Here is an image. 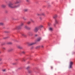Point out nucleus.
<instances>
[{
  "label": "nucleus",
  "mask_w": 75,
  "mask_h": 75,
  "mask_svg": "<svg viewBox=\"0 0 75 75\" xmlns=\"http://www.w3.org/2000/svg\"><path fill=\"white\" fill-rule=\"evenodd\" d=\"M20 2L18 1H17L16 2H15L14 3H9L8 6L10 8H17V7H20V4H18L17 5H15V4H18V3H19Z\"/></svg>",
  "instance_id": "1"
},
{
  "label": "nucleus",
  "mask_w": 75,
  "mask_h": 75,
  "mask_svg": "<svg viewBox=\"0 0 75 75\" xmlns=\"http://www.w3.org/2000/svg\"><path fill=\"white\" fill-rule=\"evenodd\" d=\"M24 25V23H21L20 25H19L17 26L13 30H20L22 28V27Z\"/></svg>",
  "instance_id": "2"
},
{
  "label": "nucleus",
  "mask_w": 75,
  "mask_h": 75,
  "mask_svg": "<svg viewBox=\"0 0 75 75\" xmlns=\"http://www.w3.org/2000/svg\"><path fill=\"white\" fill-rule=\"evenodd\" d=\"M42 25H41L39 26H37L35 28L33 31L35 33H37L38 31L39 30H40V29L42 27Z\"/></svg>",
  "instance_id": "3"
},
{
  "label": "nucleus",
  "mask_w": 75,
  "mask_h": 75,
  "mask_svg": "<svg viewBox=\"0 0 75 75\" xmlns=\"http://www.w3.org/2000/svg\"><path fill=\"white\" fill-rule=\"evenodd\" d=\"M73 65V62H70V64L69 65V68L71 69V68H72V65Z\"/></svg>",
  "instance_id": "4"
},
{
  "label": "nucleus",
  "mask_w": 75,
  "mask_h": 75,
  "mask_svg": "<svg viewBox=\"0 0 75 75\" xmlns=\"http://www.w3.org/2000/svg\"><path fill=\"white\" fill-rule=\"evenodd\" d=\"M26 29H27V30H30L31 29V28H30L28 27L27 26L25 25L24 27Z\"/></svg>",
  "instance_id": "5"
},
{
  "label": "nucleus",
  "mask_w": 75,
  "mask_h": 75,
  "mask_svg": "<svg viewBox=\"0 0 75 75\" xmlns=\"http://www.w3.org/2000/svg\"><path fill=\"white\" fill-rule=\"evenodd\" d=\"M1 7L2 8H4L6 7V6L5 5L2 4L1 5Z\"/></svg>",
  "instance_id": "6"
},
{
  "label": "nucleus",
  "mask_w": 75,
  "mask_h": 75,
  "mask_svg": "<svg viewBox=\"0 0 75 75\" xmlns=\"http://www.w3.org/2000/svg\"><path fill=\"white\" fill-rule=\"evenodd\" d=\"M21 35L23 37H26V35L24 33H21Z\"/></svg>",
  "instance_id": "7"
},
{
  "label": "nucleus",
  "mask_w": 75,
  "mask_h": 75,
  "mask_svg": "<svg viewBox=\"0 0 75 75\" xmlns=\"http://www.w3.org/2000/svg\"><path fill=\"white\" fill-rule=\"evenodd\" d=\"M41 40V38H39L37 39V41H40Z\"/></svg>",
  "instance_id": "8"
},
{
  "label": "nucleus",
  "mask_w": 75,
  "mask_h": 75,
  "mask_svg": "<svg viewBox=\"0 0 75 75\" xmlns=\"http://www.w3.org/2000/svg\"><path fill=\"white\" fill-rule=\"evenodd\" d=\"M55 24H58V20L56 19L55 20Z\"/></svg>",
  "instance_id": "9"
},
{
  "label": "nucleus",
  "mask_w": 75,
  "mask_h": 75,
  "mask_svg": "<svg viewBox=\"0 0 75 75\" xmlns=\"http://www.w3.org/2000/svg\"><path fill=\"white\" fill-rule=\"evenodd\" d=\"M35 44V43H31L29 44V45H34Z\"/></svg>",
  "instance_id": "10"
},
{
  "label": "nucleus",
  "mask_w": 75,
  "mask_h": 75,
  "mask_svg": "<svg viewBox=\"0 0 75 75\" xmlns=\"http://www.w3.org/2000/svg\"><path fill=\"white\" fill-rule=\"evenodd\" d=\"M17 47V48H19V49H22V48H23V47L20 46H18Z\"/></svg>",
  "instance_id": "11"
},
{
  "label": "nucleus",
  "mask_w": 75,
  "mask_h": 75,
  "mask_svg": "<svg viewBox=\"0 0 75 75\" xmlns=\"http://www.w3.org/2000/svg\"><path fill=\"white\" fill-rule=\"evenodd\" d=\"M57 15H54L53 16V18H57Z\"/></svg>",
  "instance_id": "12"
},
{
  "label": "nucleus",
  "mask_w": 75,
  "mask_h": 75,
  "mask_svg": "<svg viewBox=\"0 0 75 75\" xmlns=\"http://www.w3.org/2000/svg\"><path fill=\"white\" fill-rule=\"evenodd\" d=\"M28 34L29 35H33V34L31 32H29Z\"/></svg>",
  "instance_id": "13"
},
{
  "label": "nucleus",
  "mask_w": 75,
  "mask_h": 75,
  "mask_svg": "<svg viewBox=\"0 0 75 75\" xmlns=\"http://www.w3.org/2000/svg\"><path fill=\"white\" fill-rule=\"evenodd\" d=\"M41 47V46H38L36 47V49H37V48H40Z\"/></svg>",
  "instance_id": "14"
},
{
  "label": "nucleus",
  "mask_w": 75,
  "mask_h": 75,
  "mask_svg": "<svg viewBox=\"0 0 75 75\" xmlns=\"http://www.w3.org/2000/svg\"><path fill=\"white\" fill-rule=\"evenodd\" d=\"M4 25V23L2 22L0 23V25Z\"/></svg>",
  "instance_id": "15"
},
{
  "label": "nucleus",
  "mask_w": 75,
  "mask_h": 75,
  "mask_svg": "<svg viewBox=\"0 0 75 75\" xmlns=\"http://www.w3.org/2000/svg\"><path fill=\"white\" fill-rule=\"evenodd\" d=\"M23 20H27V18L25 17H23Z\"/></svg>",
  "instance_id": "16"
},
{
  "label": "nucleus",
  "mask_w": 75,
  "mask_h": 75,
  "mask_svg": "<svg viewBox=\"0 0 75 75\" xmlns=\"http://www.w3.org/2000/svg\"><path fill=\"white\" fill-rule=\"evenodd\" d=\"M49 30H50V31H52V28H49Z\"/></svg>",
  "instance_id": "17"
},
{
  "label": "nucleus",
  "mask_w": 75,
  "mask_h": 75,
  "mask_svg": "<svg viewBox=\"0 0 75 75\" xmlns=\"http://www.w3.org/2000/svg\"><path fill=\"white\" fill-rule=\"evenodd\" d=\"M30 20L31 21V22H32V23H34V20H33L32 19H30Z\"/></svg>",
  "instance_id": "18"
},
{
  "label": "nucleus",
  "mask_w": 75,
  "mask_h": 75,
  "mask_svg": "<svg viewBox=\"0 0 75 75\" xmlns=\"http://www.w3.org/2000/svg\"><path fill=\"white\" fill-rule=\"evenodd\" d=\"M41 15H42V16H44V17H45V14H44V13H42L41 14Z\"/></svg>",
  "instance_id": "19"
},
{
  "label": "nucleus",
  "mask_w": 75,
  "mask_h": 75,
  "mask_svg": "<svg viewBox=\"0 0 75 75\" xmlns=\"http://www.w3.org/2000/svg\"><path fill=\"white\" fill-rule=\"evenodd\" d=\"M27 23L28 24H30L31 23V22L29 21Z\"/></svg>",
  "instance_id": "20"
},
{
  "label": "nucleus",
  "mask_w": 75,
  "mask_h": 75,
  "mask_svg": "<svg viewBox=\"0 0 75 75\" xmlns=\"http://www.w3.org/2000/svg\"><path fill=\"white\" fill-rule=\"evenodd\" d=\"M37 16H41V14H40V13H37Z\"/></svg>",
  "instance_id": "21"
},
{
  "label": "nucleus",
  "mask_w": 75,
  "mask_h": 75,
  "mask_svg": "<svg viewBox=\"0 0 75 75\" xmlns=\"http://www.w3.org/2000/svg\"><path fill=\"white\" fill-rule=\"evenodd\" d=\"M30 68V66H28L26 68V69H29Z\"/></svg>",
  "instance_id": "22"
},
{
  "label": "nucleus",
  "mask_w": 75,
  "mask_h": 75,
  "mask_svg": "<svg viewBox=\"0 0 75 75\" xmlns=\"http://www.w3.org/2000/svg\"><path fill=\"white\" fill-rule=\"evenodd\" d=\"M13 50V49H11L9 50V51H12Z\"/></svg>",
  "instance_id": "23"
},
{
  "label": "nucleus",
  "mask_w": 75,
  "mask_h": 75,
  "mask_svg": "<svg viewBox=\"0 0 75 75\" xmlns=\"http://www.w3.org/2000/svg\"><path fill=\"white\" fill-rule=\"evenodd\" d=\"M39 19H40V20H42V18L41 17H40Z\"/></svg>",
  "instance_id": "24"
},
{
  "label": "nucleus",
  "mask_w": 75,
  "mask_h": 75,
  "mask_svg": "<svg viewBox=\"0 0 75 75\" xmlns=\"http://www.w3.org/2000/svg\"><path fill=\"white\" fill-rule=\"evenodd\" d=\"M26 2H27L28 3L30 2V0H26Z\"/></svg>",
  "instance_id": "25"
},
{
  "label": "nucleus",
  "mask_w": 75,
  "mask_h": 75,
  "mask_svg": "<svg viewBox=\"0 0 75 75\" xmlns=\"http://www.w3.org/2000/svg\"><path fill=\"white\" fill-rule=\"evenodd\" d=\"M2 50H6V48L5 47H3L2 48Z\"/></svg>",
  "instance_id": "26"
},
{
  "label": "nucleus",
  "mask_w": 75,
  "mask_h": 75,
  "mask_svg": "<svg viewBox=\"0 0 75 75\" xmlns=\"http://www.w3.org/2000/svg\"><path fill=\"white\" fill-rule=\"evenodd\" d=\"M12 44V43L11 42H8V44Z\"/></svg>",
  "instance_id": "27"
},
{
  "label": "nucleus",
  "mask_w": 75,
  "mask_h": 75,
  "mask_svg": "<svg viewBox=\"0 0 75 75\" xmlns=\"http://www.w3.org/2000/svg\"><path fill=\"white\" fill-rule=\"evenodd\" d=\"M48 25H49V26H50V25H51V23H48Z\"/></svg>",
  "instance_id": "28"
},
{
  "label": "nucleus",
  "mask_w": 75,
  "mask_h": 75,
  "mask_svg": "<svg viewBox=\"0 0 75 75\" xmlns=\"http://www.w3.org/2000/svg\"><path fill=\"white\" fill-rule=\"evenodd\" d=\"M22 61H25V59H22Z\"/></svg>",
  "instance_id": "29"
},
{
  "label": "nucleus",
  "mask_w": 75,
  "mask_h": 75,
  "mask_svg": "<svg viewBox=\"0 0 75 75\" xmlns=\"http://www.w3.org/2000/svg\"><path fill=\"white\" fill-rule=\"evenodd\" d=\"M24 10L25 11H28V9H25Z\"/></svg>",
  "instance_id": "30"
},
{
  "label": "nucleus",
  "mask_w": 75,
  "mask_h": 75,
  "mask_svg": "<svg viewBox=\"0 0 75 75\" xmlns=\"http://www.w3.org/2000/svg\"><path fill=\"white\" fill-rule=\"evenodd\" d=\"M2 71H3V72H5V71H6V69H4L2 70Z\"/></svg>",
  "instance_id": "31"
},
{
  "label": "nucleus",
  "mask_w": 75,
  "mask_h": 75,
  "mask_svg": "<svg viewBox=\"0 0 75 75\" xmlns=\"http://www.w3.org/2000/svg\"><path fill=\"white\" fill-rule=\"evenodd\" d=\"M6 38H7V37H5V38H3V39H6Z\"/></svg>",
  "instance_id": "32"
},
{
  "label": "nucleus",
  "mask_w": 75,
  "mask_h": 75,
  "mask_svg": "<svg viewBox=\"0 0 75 75\" xmlns=\"http://www.w3.org/2000/svg\"><path fill=\"white\" fill-rule=\"evenodd\" d=\"M22 53H23V54H25V52L23 51L22 52Z\"/></svg>",
  "instance_id": "33"
},
{
  "label": "nucleus",
  "mask_w": 75,
  "mask_h": 75,
  "mask_svg": "<svg viewBox=\"0 0 75 75\" xmlns=\"http://www.w3.org/2000/svg\"><path fill=\"white\" fill-rule=\"evenodd\" d=\"M19 69H22V67H20L19 68H18Z\"/></svg>",
  "instance_id": "34"
},
{
  "label": "nucleus",
  "mask_w": 75,
  "mask_h": 75,
  "mask_svg": "<svg viewBox=\"0 0 75 75\" xmlns=\"http://www.w3.org/2000/svg\"><path fill=\"white\" fill-rule=\"evenodd\" d=\"M2 60V59L1 58H0V61Z\"/></svg>",
  "instance_id": "35"
},
{
  "label": "nucleus",
  "mask_w": 75,
  "mask_h": 75,
  "mask_svg": "<svg viewBox=\"0 0 75 75\" xmlns=\"http://www.w3.org/2000/svg\"><path fill=\"white\" fill-rule=\"evenodd\" d=\"M41 47H42V48H44V46L42 45V46H41Z\"/></svg>",
  "instance_id": "36"
},
{
  "label": "nucleus",
  "mask_w": 75,
  "mask_h": 75,
  "mask_svg": "<svg viewBox=\"0 0 75 75\" xmlns=\"http://www.w3.org/2000/svg\"><path fill=\"white\" fill-rule=\"evenodd\" d=\"M33 48H34V47H31V49H33Z\"/></svg>",
  "instance_id": "37"
},
{
  "label": "nucleus",
  "mask_w": 75,
  "mask_h": 75,
  "mask_svg": "<svg viewBox=\"0 0 75 75\" xmlns=\"http://www.w3.org/2000/svg\"><path fill=\"white\" fill-rule=\"evenodd\" d=\"M31 71H29V73H30V72H31Z\"/></svg>",
  "instance_id": "38"
},
{
  "label": "nucleus",
  "mask_w": 75,
  "mask_h": 75,
  "mask_svg": "<svg viewBox=\"0 0 75 75\" xmlns=\"http://www.w3.org/2000/svg\"><path fill=\"white\" fill-rule=\"evenodd\" d=\"M54 26H55L56 25H55V24H54Z\"/></svg>",
  "instance_id": "39"
},
{
  "label": "nucleus",
  "mask_w": 75,
  "mask_h": 75,
  "mask_svg": "<svg viewBox=\"0 0 75 75\" xmlns=\"http://www.w3.org/2000/svg\"><path fill=\"white\" fill-rule=\"evenodd\" d=\"M37 35H35V36H36V37H37Z\"/></svg>",
  "instance_id": "40"
},
{
  "label": "nucleus",
  "mask_w": 75,
  "mask_h": 75,
  "mask_svg": "<svg viewBox=\"0 0 75 75\" xmlns=\"http://www.w3.org/2000/svg\"><path fill=\"white\" fill-rule=\"evenodd\" d=\"M51 68L52 69V67H51Z\"/></svg>",
  "instance_id": "41"
},
{
  "label": "nucleus",
  "mask_w": 75,
  "mask_h": 75,
  "mask_svg": "<svg viewBox=\"0 0 75 75\" xmlns=\"http://www.w3.org/2000/svg\"><path fill=\"white\" fill-rule=\"evenodd\" d=\"M13 64L14 65H15V64H16V63Z\"/></svg>",
  "instance_id": "42"
}]
</instances>
